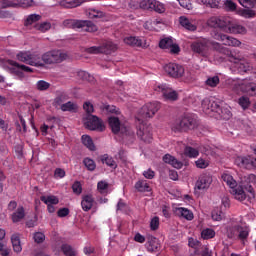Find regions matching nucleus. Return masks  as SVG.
Masks as SVG:
<instances>
[{
    "mask_svg": "<svg viewBox=\"0 0 256 256\" xmlns=\"http://www.w3.org/2000/svg\"><path fill=\"white\" fill-rule=\"evenodd\" d=\"M184 155H186V157H190V159H195L196 157H199V150L191 146H187L184 150Z\"/></svg>",
    "mask_w": 256,
    "mask_h": 256,
    "instance_id": "obj_40",
    "label": "nucleus"
},
{
    "mask_svg": "<svg viewBox=\"0 0 256 256\" xmlns=\"http://www.w3.org/2000/svg\"><path fill=\"white\" fill-rule=\"evenodd\" d=\"M1 9H17V2L11 0H0Z\"/></svg>",
    "mask_w": 256,
    "mask_h": 256,
    "instance_id": "obj_43",
    "label": "nucleus"
},
{
    "mask_svg": "<svg viewBox=\"0 0 256 256\" xmlns=\"http://www.w3.org/2000/svg\"><path fill=\"white\" fill-rule=\"evenodd\" d=\"M67 53L61 50H51L42 54L44 65H55V63H63L67 59Z\"/></svg>",
    "mask_w": 256,
    "mask_h": 256,
    "instance_id": "obj_9",
    "label": "nucleus"
},
{
    "mask_svg": "<svg viewBox=\"0 0 256 256\" xmlns=\"http://www.w3.org/2000/svg\"><path fill=\"white\" fill-rule=\"evenodd\" d=\"M63 25L68 29H81L87 33H95L97 31V26L88 20L66 19L63 21Z\"/></svg>",
    "mask_w": 256,
    "mask_h": 256,
    "instance_id": "obj_7",
    "label": "nucleus"
},
{
    "mask_svg": "<svg viewBox=\"0 0 256 256\" xmlns=\"http://www.w3.org/2000/svg\"><path fill=\"white\" fill-rule=\"evenodd\" d=\"M212 219L213 221H221V219H223V212L220 210H214L212 212Z\"/></svg>",
    "mask_w": 256,
    "mask_h": 256,
    "instance_id": "obj_63",
    "label": "nucleus"
},
{
    "mask_svg": "<svg viewBox=\"0 0 256 256\" xmlns=\"http://www.w3.org/2000/svg\"><path fill=\"white\" fill-rule=\"evenodd\" d=\"M40 200L42 203H45V205H59V198L56 196H41Z\"/></svg>",
    "mask_w": 256,
    "mask_h": 256,
    "instance_id": "obj_34",
    "label": "nucleus"
},
{
    "mask_svg": "<svg viewBox=\"0 0 256 256\" xmlns=\"http://www.w3.org/2000/svg\"><path fill=\"white\" fill-rule=\"evenodd\" d=\"M93 205H95V198L93 197V194L82 195L81 207L83 211H91V209H93Z\"/></svg>",
    "mask_w": 256,
    "mask_h": 256,
    "instance_id": "obj_19",
    "label": "nucleus"
},
{
    "mask_svg": "<svg viewBox=\"0 0 256 256\" xmlns=\"http://www.w3.org/2000/svg\"><path fill=\"white\" fill-rule=\"evenodd\" d=\"M196 127L197 118L193 115L186 114L172 124V131H174V133H185L196 129Z\"/></svg>",
    "mask_w": 256,
    "mask_h": 256,
    "instance_id": "obj_5",
    "label": "nucleus"
},
{
    "mask_svg": "<svg viewBox=\"0 0 256 256\" xmlns=\"http://www.w3.org/2000/svg\"><path fill=\"white\" fill-rule=\"evenodd\" d=\"M159 109H161V104L159 102H149L145 104L136 117V121L138 118L142 119V121H145L144 119H151Z\"/></svg>",
    "mask_w": 256,
    "mask_h": 256,
    "instance_id": "obj_11",
    "label": "nucleus"
},
{
    "mask_svg": "<svg viewBox=\"0 0 256 256\" xmlns=\"http://www.w3.org/2000/svg\"><path fill=\"white\" fill-rule=\"evenodd\" d=\"M72 191L76 195H81V193L83 192V187L81 186V182L79 181L74 182V184L72 185Z\"/></svg>",
    "mask_w": 256,
    "mask_h": 256,
    "instance_id": "obj_59",
    "label": "nucleus"
},
{
    "mask_svg": "<svg viewBox=\"0 0 256 256\" xmlns=\"http://www.w3.org/2000/svg\"><path fill=\"white\" fill-rule=\"evenodd\" d=\"M175 215L177 217H182V219H186L187 221H193L194 215L193 212L187 208L179 207L174 210Z\"/></svg>",
    "mask_w": 256,
    "mask_h": 256,
    "instance_id": "obj_21",
    "label": "nucleus"
},
{
    "mask_svg": "<svg viewBox=\"0 0 256 256\" xmlns=\"http://www.w3.org/2000/svg\"><path fill=\"white\" fill-rule=\"evenodd\" d=\"M37 21H41V15L30 14L24 21V25L25 27H29V25H33V23H37Z\"/></svg>",
    "mask_w": 256,
    "mask_h": 256,
    "instance_id": "obj_39",
    "label": "nucleus"
},
{
    "mask_svg": "<svg viewBox=\"0 0 256 256\" xmlns=\"http://www.w3.org/2000/svg\"><path fill=\"white\" fill-rule=\"evenodd\" d=\"M136 121L139 123L137 137L144 143H151L153 141V129L151 126L145 124V121L141 118H137Z\"/></svg>",
    "mask_w": 256,
    "mask_h": 256,
    "instance_id": "obj_10",
    "label": "nucleus"
},
{
    "mask_svg": "<svg viewBox=\"0 0 256 256\" xmlns=\"http://www.w3.org/2000/svg\"><path fill=\"white\" fill-rule=\"evenodd\" d=\"M10 65H12V67H18L19 69H21V71H24L25 73H33V68L25 66L23 64H19V62L11 60Z\"/></svg>",
    "mask_w": 256,
    "mask_h": 256,
    "instance_id": "obj_46",
    "label": "nucleus"
},
{
    "mask_svg": "<svg viewBox=\"0 0 256 256\" xmlns=\"http://www.w3.org/2000/svg\"><path fill=\"white\" fill-rule=\"evenodd\" d=\"M211 183H213V177L209 173L201 174L196 183H195V191H207L211 187Z\"/></svg>",
    "mask_w": 256,
    "mask_h": 256,
    "instance_id": "obj_15",
    "label": "nucleus"
},
{
    "mask_svg": "<svg viewBox=\"0 0 256 256\" xmlns=\"http://www.w3.org/2000/svg\"><path fill=\"white\" fill-rule=\"evenodd\" d=\"M222 103L219 100L206 98L202 101V109L207 115L209 113H218Z\"/></svg>",
    "mask_w": 256,
    "mask_h": 256,
    "instance_id": "obj_16",
    "label": "nucleus"
},
{
    "mask_svg": "<svg viewBox=\"0 0 256 256\" xmlns=\"http://www.w3.org/2000/svg\"><path fill=\"white\" fill-rule=\"evenodd\" d=\"M159 47H160V49H170V47H173V39L164 38V39L160 40Z\"/></svg>",
    "mask_w": 256,
    "mask_h": 256,
    "instance_id": "obj_47",
    "label": "nucleus"
},
{
    "mask_svg": "<svg viewBox=\"0 0 256 256\" xmlns=\"http://www.w3.org/2000/svg\"><path fill=\"white\" fill-rule=\"evenodd\" d=\"M253 79H243L233 84V90L236 93H247L251 97L256 96V84L251 82Z\"/></svg>",
    "mask_w": 256,
    "mask_h": 256,
    "instance_id": "obj_8",
    "label": "nucleus"
},
{
    "mask_svg": "<svg viewBox=\"0 0 256 256\" xmlns=\"http://www.w3.org/2000/svg\"><path fill=\"white\" fill-rule=\"evenodd\" d=\"M102 163H105V165H107L108 167H111V169H115L117 167V162H115L113 157L108 156L107 154H105L102 157Z\"/></svg>",
    "mask_w": 256,
    "mask_h": 256,
    "instance_id": "obj_41",
    "label": "nucleus"
},
{
    "mask_svg": "<svg viewBox=\"0 0 256 256\" xmlns=\"http://www.w3.org/2000/svg\"><path fill=\"white\" fill-rule=\"evenodd\" d=\"M179 23L184 29H187L188 31H196L197 26H195L193 23H191L190 20L187 19L185 16H181L179 18Z\"/></svg>",
    "mask_w": 256,
    "mask_h": 256,
    "instance_id": "obj_31",
    "label": "nucleus"
},
{
    "mask_svg": "<svg viewBox=\"0 0 256 256\" xmlns=\"http://www.w3.org/2000/svg\"><path fill=\"white\" fill-rule=\"evenodd\" d=\"M60 109L61 111H64V112L69 111L70 113H77L78 107H77V104L71 101H68L64 104H61Z\"/></svg>",
    "mask_w": 256,
    "mask_h": 256,
    "instance_id": "obj_32",
    "label": "nucleus"
},
{
    "mask_svg": "<svg viewBox=\"0 0 256 256\" xmlns=\"http://www.w3.org/2000/svg\"><path fill=\"white\" fill-rule=\"evenodd\" d=\"M85 3V0H61L60 5L61 7H64L65 9H73L75 7H79L80 5H83Z\"/></svg>",
    "mask_w": 256,
    "mask_h": 256,
    "instance_id": "obj_23",
    "label": "nucleus"
},
{
    "mask_svg": "<svg viewBox=\"0 0 256 256\" xmlns=\"http://www.w3.org/2000/svg\"><path fill=\"white\" fill-rule=\"evenodd\" d=\"M49 87H51V84L45 80H39L36 83V89H38V91H47Z\"/></svg>",
    "mask_w": 256,
    "mask_h": 256,
    "instance_id": "obj_54",
    "label": "nucleus"
},
{
    "mask_svg": "<svg viewBox=\"0 0 256 256\" xmlns=\"http://www.w3.org/2000/svg\"><path fill=\"white\" fill-rule=\"evenodd\" d=\"M100 47L102 48V53L105 55H111V53H115L117 51V45L111 41L105 42Z\"/></svg>",
    "mask_w": 256,
    "mask_h": 256,
    "instance_id": "obj_27",
    "label": "nucleus"
},
{
    "mask_svg": "<svg viewBox=\"0 0 256 256\" xmlns=\"http://www.w3.org/2000/svg\"><path fill=\"white\" fill-rule=\"evenodd\" d=\"M235 163L238 167H244V169H256V158L251 156H238L235 159Z\"/></svg>",
    "mask_w": 256,
    "mask_h": 256,
    "instance_id": "obj_17",
    "label": "nucleus"
},
{
    "mask_svg": "<svg viewBox=\"0 0 256 256\" xmlns=\"http://www.w3.org/2000/svg\"><path fill=\"white\" fill-rule=\"evenodd\" d=\"M152 11H155L156 13H165V4L154 0V3L152 5Z\"/></svg>",
    "mask_w": 256,
    "mask_h": 256,
    "instance_id": "obj_48",
    "label": "nucleus"
},
{
    "mask_svg": "<svg viewBox=\"0 0 256 256\" xmlns=\"http://www.w3.org/2000/svg\"><path fill=\"white\" fill-rule=\"evenodd\" d=\"M222 180L228 187H230V193L237 199V201L243 202L247 199V194L245 193V190H243V186H238L237 181L233 179V176L224 173L222 174Z\"/></svg>",
    "mask_w": 256,
    "mask_h": 256,
    "instance_id": "obj_6",
    "label": "nucleus"
},
{
    "mask_svg": "<svg viewBox=\"0 0 256 256\" xmlns=\"http://www.w3.org/2000/svg\"><path fill=\"white\" fill-rule=\"evenodd\" d=\"M208 26L214 27V29H221L225 33H232L233 35H245L247 33L245 26L225 17H211L208 20Z\"/></svg>",
    "mask_w": 256,
    "mask_h": 256,
    "instance_id": "obj_1",
    "label": "nucleus"
},
{
    "mask_svg": "<svg viewBox=\"0 0 256 256\" xmlns=\"http://www.w3.org/2000/svg\"><path fill=\"white\" fill-rule=\"evenodd\" d=\"M238 104L242 109H249V106L251 105V100H249V97L247 96H242L238 99Z\"/></svg>",
    "mask_w": 256,
    "mask_h": 256,
    "instance_id": "obj_50",
    "label": "nucleus"
},
{
    "mask_svg": "<svg viewBox=\"0 0 256 256\" xmlns=\"http://www.w3.org/2000/svg\"><path fill=\"white\" fill-rule=\"evenodd\" d=\"M82 143L89 151H95V144L93 143V139L89 135L82 136Z\"/></svg>",
    "mask_w": 256,
    "mask_h": 256,
    "instance_id": "obj_36",
    "label": "nucleus"
},
{
    "mask_svg": "<svg viewBox=\"0 0 256 256\" xmlns=\"http://www.w3.org/2000/svg\"><path fill=\"white\" fill-rule=\"evenodd\" d=\"M147 250L153 253V251H157L159 249V240H157L153 236H149L147 238V243H146Z\"/></svg>",
    "mask_w": 256,
    "mask_h": 256,
    "instance_id": "obj_28",
    "label": "nucleus"
},
{
    "mask_svg": "<svg viewBox=\"0 0 256 256\" xmlns=\"http://www.w3.org/2000/svg\"><path fill=\"white\" fill-rule=\"evenodd\" d=\"M101 17H103V12L102 11L91 10L89 12V18L90 19H101Z\"/></svg>",
    "mask_w": 256,
    "mask_h": 256,
    "instance_id": "obj_62",
    "label": "nucleus"
},
{
    "mask_svg": "<svg viewBox=\"0 0 256 256\" xmlns=\"http://www.w3.org/2000/svg\"><path fill=\"white\" fill-rule=\"evenodd\" d=\"M164 71L173 79H181L184 73V67L177 63H168L164 66Z\"/></svg>",
    "mask_w": 256,
    "mask_h": 256,
    "instance_id": "obj_14",
    "label": "nucleus"
},
{
    "mask_svg": "<svg viewBox=\"0 0 256 256\" xmlns=\"http://www.w3.org/2000/svg\"><path fill=\"white\" fill-rule=\"evenodd\" d=\"M35 29H37V31H40L41 33H45L47 31H49V29H51V23L49 22H44L41 24H35Z\"/></svg>",
    "mask_w": 256,
    "mask_h": 256,
    "instance_id": "obj_53",
    "label": "nucleus"
},
{
    "mask_svg": "<svg viewBox=\"0 0 256 256\" xmlns=\"http://www.w3.org/2000/svg\"><path fill=\"white\" fill-rule=\"evenodd\" d=\"M164 163H168V165H172L175 169H181L183 167V163L178 161L175 157L171 154H166L163 156Z\"/></svg>",
    "mask_w": 256,
    "mask_h": 256,
    "instance_id": "obj_24",
    "label": "nucleus"
},
{
    "mask_svg": "<svg viewBox=\"0 0 256 256\" xmlns=\"http://www.w3.org/2000/svg\"><path fill=\"white\" fill-rule=\"evenodd\" d=\"M34 241L35 243H43V241H45V234L42 232H36L34 234Z\"/></svg>",
    "mask_w": 256,
    "mask_h": 256,
    "instance_id": "obj_64",
    "label": "nucleus"
},
{
    "mask_svg": "<svg viewBox=\"0 0 256 256\" xmlns=\"http://www.w3.org/2000/svg\"><path fill=\"white\" fill-rule=\"evenodd\" d=\"M188 245L192 248V249H198V247H201V242H199V240L190 237L188 239Z\"/></svg>",
    "mask_w": 256,
    "mask_h": 256,
    "instance_id": "obj_61",
    "label": "nucleus"
},
{
    "mask_svg": "<svg viewBox=\"0 0 256 256\" xmlns=\"http://www.w3.org/2000/svg\"><path fill=\"white\" fill-rule=\"evenodd\" d=\"M83 164L88 171H95V169H97V164L95 163V160L91 158H84Z\"/></svg>",
    "mask_w": 256,
    "mask_h": 256,
    "instance_id": "obj_42",
    "label": "nucleus"
},
{
    "mask_svg": "<svg viewBox=\"0 0 256 256\" xmlns=\"http://www.w3.org/2000/svg\"><path fill=\"white\" fill-rule=\"evenodd\" d=\"M83 109L86 112V117L84 118V125L86 129H89L90 131H105V124H103V120L99 119V117L95 115H91L94 111L93 104H91V102H85Z\"/></svg>",
    "mask_w": 256,
    "mask_h": 256,
    "instance_id": "obj_3",
    "label": "nucleus"
},
{
    "mask_svg": "<svg viewBox=\"0 0 256 256\" xmlns=\"http://www.w3.org/2000/svg\"><path fill=\"white\" fill-rule=\"evenodd\" d=\"M156 93H161L165 101H177L179 99V93L173 88L169 87V84H160L154 87Z\"/></svg>",
    "mask_w": 256,
    "mask_h": 256,
    "instance_id": "obj_12",
    "label": "nucleus"
},
{
    "mask_svg": "<svg viewBox=\"0 0 256 256\" xmlns=\"http://www.w3.org/2000/svg\"><path fill=\"white\" fill-rule=\"evenodd\" d=\"M17 7L27 9V7H33V0H17L15 1Z\"/></svg>",
    "mask_w": 256,
    "mask_h": 256,
    "instance_id": "obj_55",
    "label": "nucleus"
},
{
    "mask_svg": "<svg viewBox=\"0 0 256 256\" xmlns=\"http://www.w3.org/2000/svg\"><path fill=\"white\" fill-rule=\"evenodd\" d=\"M206 85H208V87H217V85H219V76L209 77L206 80Z\"/></svg>",
    "mask_w": 256,
    "mask_h": 256,
    "instance_id": "obj_58",
    "label": "nucleus"
},
{
    "mask_svg": "<svg viewBox=\"0 0 256 256\" xmlns=\"http://www.w3.org/2000/svg\"><path fill=\"white\" fill-rule=\"evenodd\" d=\"M201 237L202 239H213V237H215V230L211 228H206L202 230Z\"/></svg>",
    "mask_w": 256,
    "mask_h": 256,
    "instance_id": "obj_52",
    "label": "nucleus"
},
{
    "mask_svg": "<svg viewBox=\"0 0 256 256\" xmlns=\"http://www.w3.org/2000/svg\"><path fill=\"white\" fill-rule=\"evenodd\" d=\"M155 0H142L139 4L140 9L144 11H153V3Z\"/></svg>",
    "mask_w": 256,
    "mask_h": 256,
    "instance_id": "obj_44",
    "label": "nucleus"
},
{
    "mask_svg": "<svg viewBox=\"0 0 256 256\" xmlns=\"http://www.w3.org/2000/svg\"><path fill=\"white\" fill-rule=\"evenodd\" d=\"M235 229L238 233V239H240V241H245V239L249 237V229L243 228V226H236Z\"/></svg>",
    "mask_w": 256,
    "mask_h": 256,
    "instance_id": "obj_38",
    "label": "nucleus"
},
{
    "mask_svg": "<svg viewBox=\"0 0 256 256\" xmlns=\"http://www.w3.org/2000/svg\"><path fill=\"white\" fill-rule=\"evenodd\" d=\"M61 251L65 256H75V251L73 250V247L69 244H62Z\"/></svg>",
    "mask_w": 256,
    "mask_h": 256,
    "instance_id": "obj_49",
    "label": "nucleus"
},
{
    "mask_svg": "<svg viewBox=\"0 0 256 256\" xmlns=\"http://www.w3.org/2000/svg\"><path fill=\"white\" fill-rule=\"evenodd\" d=\"M78 77L79 79H82V81H88L89 83L95 81V78L91 74L83 70L78 72Z\"/></svg>",
    "mask_w": 256,
    "mask_h": 256,
    "instance_id": "obj_45",
    "label": "nucleus"
},
{
    "mask_svg": "<svg viewBox=\"0 0 256 256\" xmlns=\"http://www.w3.org/2000/svg\"><path fill=\"white\" fill-rule=\"evenodd\" d=\"M150 229L151 231H157L159 229V217L155 216L150 221Z\"/></svg>",
    "mask_w": 256,
    "mask_h": 256,
    "instance_id": "obj_60",
    "label": "nucleus"
},
{
    "mask_svg": "<svg viewBox=\"0 0 256 256\" xmlns=\"http://www.w3.org/2000/svg\"><path fill=\"white\" fill-rule=\"evenodd\" d=\"M217 114L219 115L220 119H223L224 121H229V119L233 117V113H231V106L223 102L221 103Z\"/></svg>",
    "mask_w": 256,
    "mask_h": 256,
    "instance_id": "obj_20",
    "label": "nucleus"
},
{
    "mask_svg": "<svg viewBox=\"0 0 256 256\" xmlns=\"http://www.w3.org/2000/svg\"><path fill=\"white\" fill-rule=\"evenodd\" d=\"M16 57L18 61L26 63V65H30L31 63V52H19Z\"/></svg>",
    "mask_w": 256,
    "mask_h": 256,
    "instance_id": "obj_35",
    "label": "nucleus"
},
{
    "mask_svg": "<svg viewBox=\"0 0 256 256\" xmlns=\"http://www.w3.org/2000/svg\"><path fill=\"white\" fill-rule=\"evenodd\" d=\"M212 47L215 51H218V53H222V55H226L227 57H229V61L231 63H234L233 69L235 73L244 75V73H251V71H253V66H251L249 62L237 58V56H235V54H233V51H231L229 48L224 47L217 42H213Z\"/></svg>",
    "mask_w": 256,
    "mask_h": 256,
    "instance_id": "obj_2",
    "label": "nucleus"
},
{
    "mask_svg": "<svg viewBox=\"0 0 256 256\" xmlns=\"http://www.w3.org/2000/svg\"><path fill=\"white\" fill-rule=\"evenodd\" d=\"M103 48L101 46H92L89 48H86V53H90L91 55H99V53H103Z\"/></svg>",
    "mask_w": 256,
    "mask_h": 256,
    "instance_id": "obj_56",
    "label": "nucleus"
},
{
    "mask_svg": "<svg viewBox=\"0 0 256 256\" xmlns=\"http://www.w3.org/2000/svg\"><path fill=\"white\" fill-rule=\"evenodd\" d=\"M97 191L100 195H107L109 193V183L105 180H101L97 183Z\"/></svg>",
    "mask_w": 256,
    "mask_h": 256,
    "instance_id": "obj_33",
    "label": "nucleus"
},
{
    "mask_svg": "<svg viewBox=\"0 0 256 256\" xmlns=\"http://www.w3.org/2000/svg\"><path fill=\"white\" fill-rule=\"evenodd\" d=\"M11 243L15 253H21V251H23V247H21V237L19 234H13L11 236Z\"/></svg>",
    "mask_w": 256,
    "mask_h": 256,
    "instance_id": "obj_26",
    "label": "nucleus"
},
{
    "mask_svg": "<svg viewBox=\"0 0 256 256\" xmlns=\"http://www.w3.org/2000/svg\"><path fill=\"white\" fill-rule=\"evenodd\" d=\"M191 50L193 53L200 55V57L207 58L209 57V41L207 39H200L192 42Z\"/></svg>",
    "mask_w": 256,
    "mask_h": 256,
    "instance_id": "obj_13",
    "label": "nucleus"
},
{
    "mask_svg": "<svg viewBox=\"0 0 256 256\" xmlns=\"http://www.w3.org/2000/svg\"><path fill=\"white\" fill-rule=\"evenodd\" d=\"M135 189H137L139 193H149V191H151V186H149L147 180H139L135 184Z\"/></svg>",
    "mask_w": 256,
    "mask_h": 256,
    "instance_id": "obj_30",
    "label": "nucleus"
},
{
    "mask_svg": "<svg viewBox=\"0 0 256 256\" xmlns=\"http://www.w3.org/2000/svg\"><path fill=\"white\" fill-rule=\"evenodd\" d=\"M30 65L32 67H45V61L43 60V55L37 52L31 53Z\"/></svg>",
    "mask_w": 256,
    "mask_h": 256,
    "instance_id": "obj_22",
    "label": "nucleus"
},
{
    "mask_svg": "<svg viewBox=\"0 0 256 256\" xmlns=\"http://www.w3.org/2000/svg\"><path fill=\"white\" fill-rule=\"evenodd\" d=\"M22 219H25V208L23 206H19L12 214V221L13 223H19Z\"/></svg>",
    "mask_w": 256,
    "mask_h": 256,
    "instance_id": "obj_29",
    "label": "nucleus"
},
{
    "mask_svg": "<svg viewBox=\"0 0 256 256\" xmlns=\"http://www.w3.org/2000/svg\"><path fill=\"white\" fill-rule=\"evenodd\" d=\"M124 43L126 45H130V47H142L143 40H141L139 37L128 36L124 38Z\"/></svg>",
    "mask_w": 256,
    "mask_h": 256,
    "instance_id": "obj_25",
    "label": "nucleus"
},
{
    "mask_svg": "<svg viewBox=\"0 0 256 256\" xmlns=\"http://www.w3.org/2000/svg\"><path fill=\"white\" fill-rule=\"evenodd\" d=\"M241 15L245 19H253V17H255L256 13H255V10H252V9H243L241 11Z\"/></svg>",
    "mask_w": 256,
    "mask_h": 256,
    "instance_id": "obj_57",
    "label": "nucleus"
},
{
    "mask_svg": "<svg viewBox=\"0 0 256 256\" xmlns=\"http://www.w3.org/2000/svg\"><path fill=\"white\" fill-rule=\"evenodd\" d=\"M213 37L217 41H223L224 45L228 47H239V45H241V41L237 40L234 37H230L226 34L215 33Z\"/></svg>",
    "mask_w": 256,
    "mask_h": 256,
    "instance_id": "obj_18",
    "label": "nucleus"
},
{
    "mask_svg": "<svg viewBox=\"0 0 256 256\" xmlns=\"http://www.w3.org/2000/svg\"><path fill=\"white\" fill-rule=\"evenodd\" d=\"M108 125L114 135L121 133L123 135V139H128V141H133L135 139V131H133L131 127L121 126V120H119L118 117H109Z\"/></svg>",
    "mask_w": 256,
    "mask_h": 256,
    "instance_id": "obj_4",
    "label": "nucleus"
},
{
    "mask_svg": "<svg viewBox=\"0 0 256 256\" xmlns=\"http://www.w3.org/2000/svg\"><path fill=\"white\" fill-rule=\"evenodd\" d=\"M201 3L210 9H219V0H201Z\"/></svg>",
    "mask_w": 256,
    "mask_h": 256,
    "instance_id": "obj_51",
    "label": "nucleus"
},
{
    "mask_svg": "<svg viewBox=\"0 0 256 256\" xmlns=\"http://www.w3.org/2000/svg\"><path fill=\"white\" fill-rule=\"evenodd\" d=\"M180 79H183L186 82H190V81H195V71L191 70V69H187L185 70L184 68V72L182 74V76L180 77Z\"/></svg>",
    "mask_w": 256,
    "mask_h": 256,
    "instance_id": "obj_37",
    "label": "nucleus"
}]
</instances>
